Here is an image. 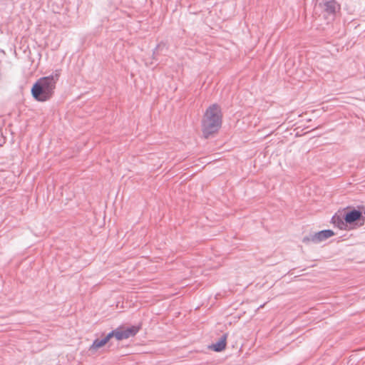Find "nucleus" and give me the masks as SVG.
Segmentation results:
<instances>
[{"mask_svg": "<svg viewBox=\"0 0 365 365\" xmlns=\"http://www.w3.org/2000/svg\"><path fill=\"white\" fill-rule=\"evenodd\" d=\"M222 122V113L217 104L210 106L205 110L202 120V133L207 138L218 132Z\"/></svg>", "mask_w": 365, "mask_h": 365, "instance_id": "1", "label": "nucleus"}, {"mask_svg": "<svg viewBox=\"0 0 365 365\" xmlns=\"http://www.w3.org/2000/svg\"><path fill=\"white\" fill-rule=\"evenodd\" d=\"M59 75L40 78L31 88L33 98L40 102L48 101L53 95Z\"/></svg>", "mask_w": 365, "mask_h": 365, "instance_id": "2", "label": "nucleus"}, {"mask_svg": "<svg viewBox=\"0 0 365 365\" xmlns=\"http://www.w3.org/2000/svg\"><path fill=\"white\" fill-rule=\"evenodd\" d=\"M334 235V233L331 230H324L317 232L314 233L313 235H310L308 237H305L303 239V242L308 243L309 242H313L314 244H317L322 242L329 237Z\"/></svg>", "mask_w": 365, "mask_h": 365, "instance_id": "3", "label": "nucleus"}, {"mask_svg": "<svg viewBox=\"0 0 365 365\" xmlns=\"http://www.w3.org/2000/svg\"><path fill=\"white\" fill-rule=\"evenodd\" d=\"M139 329L137 327H131L128 328H118L111 332H110V335H111L112 337H115L117 340H122L128 339L130 336H135Z\"/></svg>", "mask_w": 365, "mask_h": 365, "instance_id": "4", "label": "nucleus"}, {"mask_svg": "<svg viewBox=\"0 0 365 365\" xmlns=\"http://www.w3.org/2000/svg\"><path fill=\"white\" fill-rule=\"evenodd\" d=\"M319 6L328 14H334L340 6L335 0H318Z\"/></svg>", "mask_w": 365, "mask_h": 365, "instance_id": "5", "label": "nucleus"}, {"mask_svg": "<svg viewBox=\"0 0 365 365\" xmlns=\"http://www.w3.org/2000/svg\"><path fill=\"white\" fill-rule=\"evenodd\" d=\"M111 339V335L110 334H108L106 337L101 339H96L92 345L90 346L89 350L90 351H96L97 349L103 347L108 342V341Z\"/></svg>", "mask_w": 365, "mask_h": 365, "instance_id": "6", "label": "nucleus"}, {"mask_svg": "<svg viewBox=\"0 0 365 365\" xmlns=\"http://www.w3.org/2000/svg\"><path fill=\"white\" fill-rule=\"evenodd\" d=\"M362 216V212L353 210L345 215L344 220L347 223H352L358 220H361V217Z\"/></svg>", "mask_w": 365, "mask_h": 365, "instance_id": "7", "label": "nucleus"}, {"mask_svg": "<svg viewBox=\"0 0 365 365\" xmlns=\"http://www.w3.org/2000/svg\"><path fill=\"white\" fill-rule=\"evenodd\" d=\"M227 334H224L220 339L216 343L212 344V349L215 351H221L226 347Z\"/></svg>", "mask_w": 365, "mask_h": 365, "instance_id": "8", "label": "nucleus"}, {"mask_svg": "<svg viewBox=\"0 0 365 365\" xmlns=\"http://www.w3.org/2000/svg\"><path fill=\"white\" fill-rule=\"evenodd\" d=\"M333 220H334V222H336V220H340V219H339V217H335V216H334V217H333Z\"/></svg>", "mask_w": 365, "mask_h": 365, "instance_id": "9", "label": "nucleus"}, {"mask_svg": "<svg viewBox=\"0 0 365 365\" xmlns=\"http://www.w3.org/2000/svg\"><path fill=\"white\" fill-rule=\"evenodd\" d=\"M361 219L364 221H365V212H364V214L362 213V216L361 217Z\"/></svg>", "mask_w": 365, "mask_h": 365, "instance_id": "10", "label": "nucleus"}]
</instances>
